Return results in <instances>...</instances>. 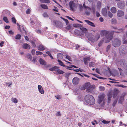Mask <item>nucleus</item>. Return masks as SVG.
Returning a JSON list of instances; mask_svg holds the SVG:
<instances>
[{
  "label": "nucleus",
  "mask_w": 127,
  "mask_h": 127,
  "mask_svg": "<svg viewBox=\"0 0 127 127\" xmlns=\"http://www.w3.org/2000/svg\"><path fill=\"white\" fill-rule=\"evenodd\" d=\"M85 100L86 102L89 104H93L95 102L94 98L90 95H86L85 97Z\"/></svg>",
  "instance_id": "1"
},
{
  "label": "nucleus",
  "mask_w": 127,
  "mask_h": 127,
  "mask_svg": "<svg viewBox=\"0 0 127 127\" xmlns=\"http://www.w3.org/2000/svg\"><path fill=\"white\" fill-rule=\"evenodd\" d=\"M69 5L71 10L72 11H75L78 5L77 1L76 0L71 1L69 2Z\"/></svg>",
  "instance_id": "2"
},
{
  "label": "nucleus",
  "mask_w": 127,
  "mask_h": 127,
  "mask_svg": "<svg viewBox=\"0 0 127 127\" xmlns=\"http://www.w3.org/2000/svg\"><path fill=\"white\" fill-rule=\"evenodd\" d=\"M95 87L94 85H91L90 83H86L83 86L82 89L84 90L86 89V91L88 92H91L93 90V89Z\"/></svg>",
  "instance_id": "3"
},
{
  "label": "nucleus",
  "mask_w": 127,
  "mask_h": 127,
  "mask_svg": "<svg viewBox=\"0 0 127 127\" xmlns=\"http://www.w3.org/2000/svg\"><path fill=\"white\" fill-rule=\"evenodd\" d=\"M85 3H84L83 5V7L84 8L85 10V13L87 15H88L89 14V11H90L91 10H92L94 13H95V6H93L91 9V8L86 6L85 5Z\"/></svg>",
  "instance_id": "4"
},
{
  "label": "nucleus",
  "mask_w": 127,
  "mask_h": 127,
  "mask_svg": "<svg viewBox=\"0 0 127 127\" xmlns=\"http://www.w3.org/2000/svg\"><path fill=\"white\" fill-rule=\"evenodd\" d=\"M105 97V95L104 94H100L98 96V102L99 104H104V99Z\"/></svg>",
  "instance_id": "5"
},
{
  "label": "nucleus",
  "mask_w": 127,
  "mask_h": 127,
  "mask_svg": "<svg viewBox=\"0 0 127 127\" xmlns=\"http://www.w3.org/2000/svg\"><path fill=\"white\" fill-rule=\"evenodd\" d=\"M121 44V41L119 39H116L114 40L113 43V45L115 47H116L120 45Z\"/></svg>",
  "instance_id": "6"
},
{
  "label": "nucleus",
  "mask_w": 127,
  "mask_h": 127,
  "mask_svg": "<svg viewBox=\"0 0 127 127\" xmlns=\"http://www.w3.org/2000/svg\"><path fill=\"white\" fill-rule=\"evenodd\" d=\"M38 88L39 92L41 94H44V91L42 87L40 85H39L38 86Z\"/></svg>",
  "instance_id": "7"
},
{
  "label": "nucleus",
  "mask_w": 127,
  "mask_h": 127,
  "mask_svg": "<svg viewBox=\"0 0 127 127\" xmlns=\"http://www.w3.org/2000/svg\"><path fill=\"white\" fill-rule=\"evenodd\" d=\"M79 79L78 78L75 77L73 79V83L74 84L76 85L78 84L79 82Z\"/></svg>",
  "instance_id": "8"
},
{
  "label": "nucleus",
  "mask_w": 127,
  "mask_h": 127,
  "mask_svg": "<svg viewBox=\"0 0 127 127\" xmlns=\"http://www.w3.org/2000/svg\"><path fill=\"white\" fill-rule=\"evenodd\" d=\"M112 38V36L111 35L107 36L104 39H105V42L107 43L109 42Z\"/></svg>",
  "instance_id": "9"
},
{
  "label": "nucleus",
  "mask_w": 127,
  "mask_h": 127,
  "mask_svg": "<svg viewBox=\"0 0 127 127\" xmlns=\"http://www.w3.org/2000/svg\"><path fill=\"white\" fill-rule=\"evenodd\" d=\"M90 58L89 57L85 58L84 59V61L85 64L87 65L88 62L89 61Z\"/></svg>",
  "instance_id": "10"
},
{
  "label": "nucleus",
  "mask_w": 127,
  "mask_h": 127,
  "mask_svg": "<svg viewBox=\"0 0 127 127\" xmlns=\"http://www.w3.org/2000/svg\"><path fill=\"white\" fill-rule=\"evenodd\" d=\"M109 33V32L107 31L103 30L101 32L100 34L102 36H105Z\"/></svg>",
  "instance_id": "11"
},
{
  "label": "nucleus",
  "mask_w": 127,
  "mask_h": 127,
  "mask_svg": "<svg viewBox=\"0 0 127 127\" xmlns=\"http://www.w3.org/2000/svg\"><path fill=\"white\" fill-rule=\"evenodd\" d=\"M124 12L122 11L119 10L118 11L117 15L119 17H120L124 15Z\"/></svg>",
  "instance_id": "12"
},
{
  "label": "nucleus",
  "mask_w": 127,
  "mask_h": 127,
  "mask_svg": "<svg viewBox=\"0 0 127 127\" xmlns=\"http://www.w3.org/2000/svg\"><path fill=\"white\" fill-rule=\"evenodd\" d=\"M23 47L24 49H29L30 48V46L27 44L25 43L23 44Z\"/></svg>",
  "instance_id": "13"
},
{
  "label": "nucleus",
  "mask_w": 127,
  "mask_h": 127,
  "mask_svg": "<svg viewBox=\"0 0 127 127\" xmlns=\"http://www.w3.org/2000/svg\"><path fill=\"white\" fill-rule=\"evenodd\" d=\"M39 61L41 64L45 65L46 64V62L42 58H40Z\"/></svg>",
  "instance_id": "14"
},
{
  "label": "nucleus",
  "mask_w": 127,
  "mask_h": 127,
  "mask_svg": "<svg viewBox=\"0 0 127 127\" xmlns=\"http://www.w3.org/2000/svg\"><path fill=\"white\" fill-rule=\"evenodd\" d=\"M112 95V93L110 92L108 93V102L109 103L110 102V101L111 100Z\"/></svg>",
  "instance_id": "15"
},
{
  "label": "nucleus",
  "mask_w": 127,
  "mask_h": 127,
  "mask_svg": "<svg viewBox=\"0 0 127 127\" xmlns=\"http://www.w3.org/2000/svg\"><path fill=\"white\" fill-rule=\"evenodd\" d=\"M85 21L88 24L92 27H95V26L93 23L89 20H85Z\"/></svg>",
  "instance_id": "16"
},
{
  "label": "nucleus",
  "mask_w": 127,
  "mask_h": 127,
  "mask_svg": "<svg viewBox=\"0 0 127 127\" xmlns=\"http://www.w3.org/2000/svg\"><path fill=\"white\" fill-rule=\"evenodd\" d=\"M2 13V15H10V12L9 11L7 10H4Z\"/></svg>",
  "instance_id": "17"
},
{
  "label": "nucleus",
  "mask_w": 127,
  "mask_h": 127,
  "mask_svg": "<svg viewBox=\"0 0 127 127\" xmlns=\"http://www.w3.org/2000/svg\"><path fill=\"white\" fill-rule=\"evenodd\" d=\"M120 64L125 69L127 68V64L125 63L120 62Z\"/></svg>",
  "instance_id": "18"
},
{
  "label": "nucleus",
  "mask_w": 127,
  "mask_h": 127,
  "mask_svg": "<svg viewBox=\"0 0 127 127\" xmlns=\"http://www.w3.org/2000/svg\"><path fill=\"white\" fill-rule=\"evenodd\" d=\"M102 13L103 15L105 16L107 15V11L106 8H104L102 9Z\"/></svg>",
  "instance_id": "19"
},
{
  "label": "nucleus",
  "mask_w": 127,
  "mask_h": 127,
  "mask_svg": "<svg viewBox=\"0 0 127 127\" xmlns=\"http://www.w3.org/2000/svg\"><path fill=\"white\" fill-rule=\"evenodd\" d=\"M11 100L12 103H17L18 102V99L15 97H12L11 98Z\"/></svg>",
  "instance_id": "20"
},
{
  "label": "nucleus",
  "mask_w": 127,
  "mask_h": 127,
  "mask_svg": "<svg viewBox=\"0 0 127 127\" xmlns=\"http://www.w3.org/2000/svg\"><path fill=\"white\" fill-rule=\"evenodd\" d=\"M44 47L42 45H40L38 46V50H39L42 51L44 50Z\"/></svg>",
  "instance_id": "21"
},
{
  "label": "nucleus",
  "mask_w": 127,
  "mask_h": 127,
  "mask_svg": "<svg viewBox=\"0 0 127 127\" xmlns=\"http://www.w3.org/2000/svg\"><path fill=\"white\" fill-rule=\"evenodd\" d=\"M63 55L62 54L59 53L57 55V58L59 60L62 59L63 58Z\"/></svg>",
  "instance_id": "22"
},
{
  "label": "nucleus",
  "mask_w": 127,
  "mask_h": 127,
  "mask_svg": "<svg viewBox=\"0 0 127 127\" xmlns=\"http://www.w3.org/2000/svg\"><path fill=\"white\" fill-rule=\"evenodd\" d=\"M26 57L30 61H31L32 60V57L31 56V55L30 54L28 53L26 55Z\"/></svg>",
  "instance_id": "23"
},
{
  "label": "nucleus",
  "mask_w": 127,
  "mask_h": 127,
  "mask_svg": "<svg viewBox=\"0 0 127 127\" xmlns=\"http://www.w3.org/2000/svg\"><path fill=\"white\" fill-rule=\"evenodd\" d=\"M111 11L113 13H115L116 11V9L115 7H112L111 9Z\"/></svg>",
  "instance_id": "24"
},
{
  "label": "nucleus",
  "mask_w": 127,
  "mask_h": 127,
  "mask_svg": "<svg viewBox=\"0 0 127 127\" xmlns=\"http://www.w3.org/2000/svg\"><path fill=\"white\" fill-rule=\"evenodd\" d=\"M124 5V4L123 3H122L121 2H120L118 4V6L120 8H122Z\"/></svg>",
  "instance_id": "25"
},
{
  "label": "nucleus",
  "mask_w": 127,
  "mask_h": 127,
  "mask_svg": "<svg viewBox=\"0 0 127 127\" xmlns=\"http://www.w3.org/2000/svg\"><path fill=\"white\" fill-rule=\"evenodd\" d=\"M58 62L59 64L60 65L64 67H65V66L64 63L60 60L58 59Z\"/></svg>",
  "instance_id": "26"
},
{
  "label": "nucleus",
  "mask_w": 127,
  "mask_h": 127,
  "mask_svg": "<svg viewBox=\"0 0 127 127\" xmlns=\"http://www.w3.org/2000/svg\"><path fill=\"white\" fill-rule=\"evenodd\" d=\"M41 7L44 9H48V7L46 5L44 4H41L40 5Z\"/></svg>",
  "instance_id": "27"
},
{
  "label": "nucleus",
  "mask_w": 127,
  "mask_h": 127,
  "mask_svg": "<svg viewBox=\"0 0 127 127\" xmlns=\"http://www.w3.org/2000/svg\"><path fill=\"white\" fill-rule=\"evenodd\" d=\"M12 82L11 81L9 82H7L6 83V86L8 87H11L12 84Z\"/></svg>",
  "instance_id": "28"
},
{
  "label": "nucleus",
  "mask_w": 127,
  "mask_h": 127,
  "mask_svg": "<svg viewBox=\"0 0 127 127\" xmlns=\"http://www.w3.org/2000/svg\"><path fill=\"white\" fill-rule=\"evenodd\" d=\"M124 96H121L120 97L119 101V103H121L124 100Z\"/></svg>",
  "instance_id": "29"
},
{
  "label": "nucleus",
  "mask_w": 127,
  "mask_h": 127,
  "mask_svg": "<svg viewBox=\"0 0 127 127\" xmlns=\"http://www.w3.org/2000/svg\"><path fill=\"white\" fill-rule=\"evenodd\" d=\"M56 71L57 73L60 74H62L64 73V72L63 71L60 69L57 70Z\"/></svg>",
  "instance_id": "30"
},
{
  "label": "nucleus",
  "mask_w": 127,
  "mask_h": 127,
  "mask_svg": "<svg viewBox=\"0 0 127 127\" xmlns=\"http://www.w3.org/2000/svg\"><path fill=\"white\" fill-rule=\"evenodd\" d=\"M101 2H98L97 4V7L98 9H100L101 7Z\"/></svg>",
  "instance_id": "31"
},
{
  "label": "nucleus",
  "mask_w": 127,
  "mask_h": 127,
  "mask_svg": "<svg viewBox=\"0 0 127 127\" xmlns=\"http://www.w3.org/2000/svg\"><path fill=\"white\" fill-rule=\"evenodd\" d=\"M41 2L43 3H49L50 1L48 0H41Z\"/></svg>",
  "instance_id": "32"
},
{
  "label": "nucleus",
  "mask_w": 127,
  "mask_h": 127,
  "mask_svg": "<svg viewBox=\"0 0 127 127\" xmlns=\"http://www.w3.org/2000/svg\"><path fill=\"white\" fill-rule=\"evenodd\" d=\"M55 97L56 98L59 100L61 99V96L59 95H57L55 96Z\"/></svg>",
  "instance_id": "33"
},
{
  "label": "nucleus",
  "mask_w": 127,
  "mask_h": 127,
  "mask_svg": "<svg viewBox=\"0 0 127 127\" xmlns=\"http://www.w3.org/2000/svg\"><path fill=\"white\" fill-rule=\"evenodd\" d=\"M94 65L95 63L94 62H91L89 64V66L90 67L94 66Z\"/></svg>",
  "instance_id": "34"
},
{
  "label": "nucleus",
  "mask_w": 127,
  "mask_h": 127,
  "mask_svg": "<svg viewBox=\"0 0 127 127\" xmlns=\"http://www.w3.org/2000/svg\"><path fill=\"white\" fill-rule=\"evenodd\" d=\"M46 53L50 57V58L51 59H53V57L52 56L50 52L47 51L46 52Z\"/></svg>",
  "instance_id": "35"
},
{
  "label": "nucleus",
  "mask_w": 127,
  "mask_h": 127,
  "mask_svg": "<svg viewBox=\"0 0 127 127\" xmlns=\"http://www.w3.org/2000/svg\"><path fill=\"white\" fill-rule=\"evenodd\" d=\"M3 20L6 23H8L9 21L8 19L6 17H4L3 18Z\"/></svg>",
  "instance_id": "36"
},
{
  "label": "nucleus",
  "mask_w": 127,
  "mask_h": 127,
  "mask_svg": "<svg viewBox=\"0 0 127 127\" xmlns=\"http://www.w3.org/2000/svg\"><path fill=\"white\" fill-rule=\"evenodd\" d=\"M21 36V35L20 34H18L16 35L15 38L17 39H20Z\"/></svg>",
  "instance_id": "37"
},
{
  "label": "nucleus",
  "mask_w": 127,
  "mask_h": 127,
  "mask_svg": "<svg viewBox=\"0 0 127 127\" xmlns=\"http://www.w3.org/2000/svg\"><path fill=\"white\" fill-rule=\"evenodd\" d=\"M36 54L37 55H41L42 54V53L41 52L36 51Z\"/></svg>",
  "instance_id": "38"
},
{
  "label": "nucleus",
  "mask_w": 127,
  "mask_h": 127,
  "mask_svg": "<svg viewBox=\"0 0 127 127\" xmlns=\"http://www.w3.org/2000/svg\"><path fill=\"white\" fill-rule=\"evenodd\" d=\"M100 37V36L99 34H97L95 38V40L97 41Z\"/></svg>",
  "instance_id": "39"
},
{
  "label": "nucleus",
  "mask_w": 127,
  "mask_h": 127,
  "mask_svg": "<svg viewBox=\"0 0 127 127\" xmlns=\"http://www.w3.org/2000/svg\"><path fill=\"white\" fill-rule=\"evenodd\" d=\"M58 68L57 67L55 66L52 68H50V70L51 71H53Z\"/></svg>",
  "instance_id": "40"
},
{
  "label": "nucleus",
  "mask_w": 127,
  "mask_h": 127,
  "mask_svg": "<svg viewBox=\"0 0 127 127\" xmlns=\"http://www.w3.org/2000/svg\"><path fill=\"white\" fill-rule=\"evenodd\" d=\"M74 26L76 27H81V25L80 24H76L73 25Z\"/></svg>",
  "instance_id": "41"
},
{
  "label": "nucleus",
  "mask_w": 127,
  "mask_h": 127,
  "mask_svg": "<svg viewBox=\"0 0 127 127\" xmlns=\"http://www.w3.org/2000/svg\"><path fill=\"white\" fill-rule=\"evenodd\" d=\"M99 90L101 91H103L105 90L104 87L101 86L99 87Z\"/></svg>",
  "instance_id": "42"
},
{
  "label": "nucleus",
  "mask_w": 127,
  "mask_h": 127,
  "mask_svg": "<svg viewBox=\"0 0 127 127\" xmlns=\"http://www.w3.org/2000/svg\"><path fill=\"white\" fill-rule=\"evenodd\" d=\"M36 58L34 57L33 58L32 60H31L32 62L33 63H35L36 61Z\"/></svg>",
  "instance_id": "43"
},
{
  "label": "nucleus",
  "mask_w": 127,
  "mask_h": 127,
  "mask_svg": "<svg viewBox=\"0 0 127 127\" xmlns=\"http://www.w3.org/2000/svg\"><path fill=\"white\" fill-rule=\"evenodd\" d=\"M108 15L111 18L113 16L112 14L110 12H108Z\"/></svg>",
  "instance_id": "44"
},
{
  "label": "nucleus",
  "mask_w": 127,
  "mask_h": 127,
  "mask_svg": "<svg viewBox=\"0 0 127 127\" xmlns=\"http://www.w3.org/2000/svg\"><path fill=\"white\" fill-rule=\"evenodd\" d=\"M31 12V10L30 9H28L26 11V12L27 14H29Z\"/></svg>",
  "instance_id": "45"
},
{
  "label": "nucleus",
  "mask_w": 127,
  "mask_h": 127,
  "mask_svg": "<svg viewBox=\"0 0 127 127\" xmlns=\"http://www.w3.org/2000/svg\"><path fill=\"white\" fill-rule=\"evenodd\" d=\"M102 122L104 124H108L109 123L110 121H108L105 120H103L102 121Z\"/></svg>",
  "instance_id": "46"
},
{
  "label": "nucleus",
  "mask_w": 127,
  "mask_h": 127,
  "mask_svg": "<svg viewBox=\"0 0 127 127\" xmlns=\"http://www.w3.org/2000/svg\"><path fill=\"white\" fill-rule=\"evenodd\" d=\"M92 124L94 125H95V124H98V123L97 122L96 120H94V121L92 122Z\"/></svg>",
  "instance_id": "47"
},
{
  "label": "nucleus",
  "mask_w": 127,
  "mask_h": 127,
  "mask_svg": "<svg viewBox=\"0 0 127 127\" xmlns=\"http://www.w3.org/2000/svg\"><path fill=\"white\" fill-rule=\"evenodd\" d=\"M43 15L44 17H47L48 16V14H47V13H44L43 14Z\"/></svg>",
  "instance_id": "48"
},
{
  "label": "nucleus",
  "mask_w": 127,
  "mask_h": 127,
  "mask_svg": "<svg viewBox=\"0 0 127 127\" xmlns=\"http://www.w3.org/2000/svg\"><path fill=\"white\" fill-rule=\"evenodd\" d=\"M12 22L13 23H15V24L16 23V19L14 17L12 18Z\"/></svg>",
  "instance_id": "49"
},
{
  "label": "nucleus",
  "mask_w": 127,
  "mask_h": 127,
  "mask_svg": "<svg viewBox=\"0 0 127 127\" xmlns=\"http://www.w3.org/2000/svg\"><path fill=\"white\" fill-rule=\"evenodd\" d=\"M66 58L68 59L69 61H71V59L70 57L69 56L67 55L66 56Z\"/></svg>",
  "instance_id": "50"
},
{
  "label": "nucleus",
  "mask_w": 127,
  "mask_h": 127,
  "mask_svg": "<svg viewBox=\"0 0 127 127\" xmlns=\"http://www.w3.org/2000/svg\"><path fill=\"white\" fill-rule=\"evenodd\" d=\"M61 18L63 19V20H64L65 21V22H66V24H67L68 23V20L66 19H64V18Z\"/></svg>",
  "instance_id": "51"
},
{
  "label": "nucleus",
  "mask_w": 127,
  "mask_h": 127,
  "mask_svg": "<svg viewBox=\"0 0 127 127\" xmlns=\"http://www.w3.org/2000/svg\"><path fill=\"white\" fill-rule=\"evenodd\" d=\"M61 2H65L66 3L68 0H59Z\"/></svg>",
  "instance_id": "52"
},
{
  "label": "nucleus",
  "mask_w": 127,
  "mask_h": 127,
  "mask_svg": "<svg viewBox=\"0 0 127 127\" xmlns=\"http://www.w3.org/2000/svg\"><path fill=\"white\" fill-rule=\"evenodd\" d=\"M37 33L39 34H41L42 33L41 30H36V31Z\"/></svg>",
  "instance_id": "53"
},
{
  "label": "nucleus",
  "mask_w": 127,
  "mask_h": 127,
  "mask_svg": "<svg viewBox=\"0 0 127 127\" xmlns=\"http://www.w3.org/2000/svg\"><path fill=\"white\" fill-rule=\"evenodd\" d=\"M80 29L81 30H82L84 32H86V31L87 30V29L86 28H81Z\"/></svg>",
  "instance_id": "54"
},
{
  "label": "nucleus",
  "mask_w": 127,
  "mask_h": 127,
  "mask_svg": "<svg viewBox=\"0 0 127 127\" xmlns=\"http://www.w3.org/2000/svg\"><path fill=\"white\" fill-rule=\"evenodd\" d=\"M4 43L3 41H2L1 43H0V46L1 47H2L3 46V45Z\"/></svg>",
  "instance_id": "55"
},
{
  "label": "nucleus",
  "mask_w": 127,
  "mask_h": 127,
  "mask_svg": "<svg viewBox=\"0 0 127 127\" xmlns=\"http://www.w3.org/2000/svg\"><path fill=\"white\" fill-rule=\"evenodd\" d=\"M56 115L58 116H61V114L60 113V112L58 111L56 113Z\"/></svg>",
  "instance_id": "56"
},
{
  "label": "nucleus",
  "mask_w": 127,
  "mask_h": 127,
  "mask_svg": "<svg viewBox=\"0 0 127 127\" xmlns=\"http://www.w3.org/2000/svg\"><path fill=\"white\" fill-rule=\"evenodd\" d=\"M35 50L34 49H33L31 51V53L33 55L34 54L35 52Z\"/></svg>",
  "instance_id": "57"
},
{
  "label": "nucleus",
  "mask_w": 127,
  "mask_h": 127,
  "mask_svg": "<svg viewBox=\"0 0 127 127\" xmlns=\"http://www.w3.org/2000/svg\"><path fill=\"white\" fill-rule=\"evenodd\" d=\"M54 8L53 9V11H56L58 12V9L56 7H55V6H54Z\"/></svg>",
  "instance_id": "58"
},
{
  "label": "nucleus",
  "mask_w": 127,
  "mask_h": 127,
  "mask_svg": "<svg viewBox=\"0 0 127 127\" xmlns=\"http://www.w3.org/2000/svg\"><path fill=\"white\" fill-rule=\"evenodd\" d=\"M71 28V26L70 25H68L66 27V28L68 29H70V28Z\"/></svg>",
  "instance_id": "59"
},
{
  "label": "nucleus",
  "mask_w": 127,
  "mask_h": 127,
  "mask_svg": "<svg viewBox=\"0 0 127 127\" xmlns=\"http://www.w3.org/2000/svg\"><path fill=\"white\" fill-rule=\"evenodd\" d=\"M117 101V100H115L113 104V106H114L116 104Z\"/></svg>",
  "instance_id": "60"
},
{
  "label": "nucleus",
  "mask_w": 127,
  "mask_h": 127,
  "mask_svg": "<svg viewBox=\"0 0 127 127\" xmlns=\"http://www.w3.org/2000/svg\"><path fill=\"white\" fill-rule=\"evenodd\" d=\"M25 39L27 41H28L29 40V39L28 37L27 36H25Z\"/></svg>",
  "instance_id": "61"
},
{
  "label": "nucleus",
  "mask_w": 127,
  "mask_h": 127,
  "mask_svg": "<svg viewBox=\"0 0 127 127\" xmlns=\"http://www.w3.org/2000/svg\"><path fill=\"white\" fill-rule=\"evenodd\" d=\"M9 33L10 34H14V33L12 31H9Z\"/></svg>",
  "instance_id": "62"
},
{
  "label": "nucleus",
  "mask_w": 127,
  "mask_h": 127,
  "mask_svg": "<svg viewBox=\"0 0 127 127\" xmlns=\"http://www.w3.org/2000/svg\"><path fill=\"white\" fill-rule=\"evenodd\" d=\"M99 20L101 22H102L103 21V19L102 17H100L99 18Z\"/></svg>",
  "instance_id": "63"
},
{
  "label": "nucleus",
  "mask_w": 127,
  "mask_h": 127,
  "mask_svg": "<svg viewBox=\"0 0 127 127\" xmlns=\"http://www.w3.org/2000/svg\"><path fill=\"white\" fill-rule=\"evenodd\" d=\"M10 28V27L9 26H6L5 27V28L6 29H8Z\"/></svg>",
  "instance_id": "64"
}]
</instances>
